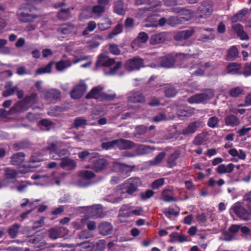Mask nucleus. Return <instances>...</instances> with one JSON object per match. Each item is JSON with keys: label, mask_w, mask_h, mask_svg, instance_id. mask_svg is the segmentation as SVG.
Instances as JSON below:
<instances>
[{"label": "nucleus", "mask_w": 251, "mask_h": 251, "mask_svg": "<svg viewBox=\"0 0 251 251\" xmlns=\"http://www.w3.org/2000/svg\"><path fill=\"white\" fill-rule=\"evenodd\" d=\"M142 185V181L138 177H131L123 184L118 186L113 195L107 197V201L112 203L120 202L126 194L132 195Z\"/></svg>", "instance_id": "1"}, {"label": "nucleus", "mask_w": 251, "mask_h": 251, "mask_svg": "<svg viewBox=\"0 0 251 251\" xmlns=\"http://www.w3.org/2000/svg\"><path fill=\"white\" fill-rule=\"evenodd\" d=\"M199 53H191V54H184L183 53H179L176 55V58L175 59L172 55H169L162 57L160 60V63H151L149 65V66L156 68L159 67L163 68H171L172 67L176 61H177L179 59H182L185 61L188 59L190 57H195Z\"/></svg>", "instance_id": "2"}, {"label": "nucleus", "mask_w": 251, "mask_h": 251, "mask_svg": "<svg viewBox=\"0 0 251 251\" xmlns=\"http://www.w3.org/2000/svg\"><path fill=\"white\" fill-rule=\"evenodd\" d=\"M77 31L75 25L68 23L61 25L57 30V38L59 40H68L76 36Z\"/></svg>", "instance_id": "3"}, {"label": "nucleus", "mask_w": 251, "mask_h": 251, "mask_svg": "<svg viewBox=\"0 0 251 251\" xmlns=\"http://www.w3.org/2000/svg\"><path fill=\"white\" fill-rule=\"evenodd\" d=\"M135 4L137 5L147 4V6L139 9L137 15L139 17L142 16L143 14L147 11L152 12H160V8L162 5V2L160 0H155L150 2L149 0H136Z\"/></svg>", "instance_id": "4"}, {"label": "nucleus", "mask_w": 251, "mask_h": 251, "mask_svg": "<svg viewBox=\"0 0 251 251\" xmlns=\"http://www.w3.org/2000/svg\"><path fill=\"white\" fill-rule=\"evenodd\" d=\"M62 146L63 144L61 142L55 141L54 143H51L50 141L47 150L49 151L50 157L53 159L57 160L62 155L67 154V150L64 149H59V148Z\"/></svg>", "instance_id": "5"}, {"label": "nucleus", "mask_w": 251, "mask_h": 251, "mask_svg": "<svg viewBox=\"0 0 251 251\" xmlns=\"http://www.w3.org/2000/svg\"><path fill=\"white\" fill-rule=\"evenodd\" d=\"M36 102L37 94H31L30 95L26 96L23 101L17 103L12 107L10 112L12 113L15 111L20 112L26 110L27 107L32 106Z\"/></svg>", "instance_id": "6"}, {"label": "nucleus", "mask_w": 251, "mask_h": 251, "mask_svg": "<svg viewBox=\"0 0 251 251\" xmlns=\"http://www.w3.org/2000/svg\"><path fill=\"white\" fill-rule=\"evenodd\" d=\"M214 93L212 90H208L205 93L194 95L188 99L191 104L206 103L214 97Z\"/></svg>", "instance_id": "7"}, {"label": "nucleus", "mask_w": 251, "mask_h": 251, "mask_svg": "<svg viewBox=\"0 0 251 251\" xmlns=\"http://www.w3.org/2000/svg\"><path fill=\"white\" fill-rule=\"evenodd\" d=\"M28 11H31L28 5L23 6L18 10L17 15L19 21L24 23L32 22L37 18L36 15L29 14Z\"/></svg>", "instance_id": "8"}, {"label": "nucleus", "mask_w": 251, "mask_h": 251, "mask_svg": "<svg viewBox=\"0 0 251 251\" xmlns=\"http://www.w3.org/2000/svg\"><path fill=\"white\" fill-rule=\"evenodd\" d=\"M238 217L244 221L250 220L251 209L247 210L243 207L240 202L234 203L230 208Z\"/></svg>", "instance_id": "9"}, {"label": "nucleus", "mask_w": 251, "mask_h": 251, "mask_svg": "<svg viewBox=\"0 0 251 251\" xmlns=\"http://www.w3.org/2000/svg\"><path fill=\"white\" fill-rule=\"evenodd\" d=\"M143 67H144V60L139 57L128 60L125 65V69L129 72L138 70Z\"/></svg>", "instance_id": "10"}, {"label": "nucleus", "mask_w": 251, "mask_h": 251, "mask_svg": "<svg viewBox=\"0 0 251 251\" xmlns=\"http://www.w3.org/2000/svg\"><path fill=\"white\" fill-rule=\"evenodd\" d=\"M103 87L101 85L93 88L87 95L86 98H93L100 100L107 99V96L103 92Z\"/></svg>", "instance_id": "11"}, {"label": "nucleus", "mask_w": 251, "mask_h": 251, "mask_svg": "<svg viewBox=\"0 0 251 251\" xmlns=\"http://www.w3.org/2000/svg\"><path fill=\"white\" fill-rule=\"evenodd\" d=\"M76 42H71L69 44L65 45V51L70 53L74 56L75 58H76V55H80L87 52L88 49L84 47H79L77 49H75L74 46Z\"/></svg>", "instance_id": "12"}, {"label": "nucleus", "mask_w": 251, "mask_h": 251, "mask_svg": "<svg viewBox=\"0 0 251 251\" xmlns=\"http://www.w3.org/2000/svg\"><path fill=\"white\" fill-rule=\"evenodd\" d=\"M213 11L212 3L211 1H204L197 10L200 18H207Z\"/></svg>", "instance_id": "13"}, {"label": "nucleus", "mask_w": 251, "mask_h": 251, "mask_svg": "<svg viewBox=\"0 0 251 251\" xmlns=\"http://www.w3.org/2000/svg\"><path fill=\"white\" fill-rule=\"evenodd\" d=\"M85 215L87 218L100 217L102 212V206L100 204L94 205L84 208Z\"/></svg>", "instance_id": "14"}, {"label": "nucleus", "mask_w": 251, "mask_h": 251, "mask_svg": "<svg viewBox=\"0 0 251 251\" xmlns=\"http://www.w3.org/2000/svg\"><path fill=\"white\" fill-rule=\"evenodd\" d=\"M111 168L113 172L121 173L123 175V178L128 176L129 167L124 164L120 163L118 160L113 162Z\"/></svg>", "instance_id": "15"}, {"label": "nucleus", "mask_w": 251, "mask_h": 251, "mask_svg": "<svg viewBox=\"0 0 251 251\" xmlns=\"http://www.w3.org/2000/svg\"><path fill=\"white\" fill-rule=\"evenodd\" d=\"M87 89V86L81 81L74 88L71 92V97L73 99H78L81 98Z\"/></svg>", "instance_id": "16"}, {"label": "nucleus", "mask_w": 251, "mask_h": 251, "mask_svg": "<svg viewBox=\"0 0 251 251\" xmlns=\"http://www.w3.org/2000/svg\"><path fill=\"white\" fill-rule=\"evenodd\" d=\"M149 39L148 34L145 32H141L131 43V47L134 50H137L144 46Z\"/></svg>", "instance_id": "17"}, {"label": "nucleus", "mask_w": 251, "mask_h": 251, "mask_svg": "<svg viewBox=\"0 0 251 251\" xmlns=\"http://www.w3.org/2000/svg\"><path fill=\"white\" fill-rule=\"evenodd\" d=\"M68 230L63 227L52 228L49 231V236L50 238L55 239L65 236L68 234Z\"/></svg>", "instance_id": "18"}, {"label": "nucleus", "mask_w": 251, "mask_h": 251, "mask_svg": "<svg viewBox=\"0 0 251 251\" xmlns=\"http://www.w3.org/2000/svg\"><path fill=\"white\" fill-rule=\"evenodd\" d=\"M18 173L14 170L7 168L5 169V179L10 185L14 184L17 185L18 181L16 179L17 177Z\"/></svg>", "instance_id": "19"}, {"label": "nucleus", "mask_w": 251, "mask_h": 251, "mask_svg": "<svg viewBox=\"0 0 251 251\" xmlns=\"http://www.w3.org/2000/svg\"><path fill=\"white\" fill-rule=\"evenodd\" d=\"M115 61L113 59L109 58L107 55L104 53H101L98 56V60L96 62V66L97 67H109L113 65Z\"/></svg>", "instance_id": "20"}, {"label": "nucleus", "mask_w": 251, "mask_h": 251, "mask_svg": "<svg viewBox=\"0 0 251 251\" xmlns=\"http://www.w3.org/2000/svg\"><path fill=\"white\" fill-rule=\"evenodd\" d=\"M65 4L64 2L61 3L59 5L55 6L60 7L61 9L57 13V17L61 20H65L71 17V11L74 9V7L71 8L65 7Z\"/></svg>", "instance_id": "21"}, {"label": "nucleus", "mask_w": 251, "mask_h": 251, "mask_svg": "<svg viewBox=\"0 0 251 251\" xmlns=\"http://www.w3.org/2000/svg\"><path fill=\"white\" fill-rule=\"evenodd\" d=\"M209 66L207 63L195 64L190 67V74L195 75H202Z\"/></svg>", "instance_id": "22"}, {"label": "nucleus", "mask_w": 251, "mask_h": 251, "mask_svg": "<svg viewBox=\"0 0 251 251\" xmlns=\"http://www.w3.org/2000/svg\"><path fill=\"white\" fill-rule=\"evenodd\" d=\"M173 11L174 12L180 13V17L183 22L190 20L195 15L194 11L187 9L174 8L173 9Z\"/></svg>", "instance_id": "23"}, {"label": "nucleus", "mask_w": 251, "mask_h": 251, "mask_svg": "<svg viewBox=\"0 0 251 251\" xmlns=\"http://www.w3.org/2000/svg\"><path fill=\"white\" fill-rule=\"evenodd\" d=\"M228 153L232 156L234 157V159L237 161L238 160H245L246 159L247 155L246 152L242 150H237L235 148H232L228 150Z\"/></svg>", "instance_id": "24"}, {"label": "nucleus", "mask_w": 251, "mask_h": 251, "mask_svg": "<svg viewBox=\"0 0 251 251\" xmlns=\"http://www.w3.org/2000/svg\"><path fill=\"white\" fill-rule=\"evenodd\" d=\"M128 100L130 102H143L145 99L143 95L139 92H131L128 94Z\"/></svg>", "instance_id": "25"}, {"label": "nucleus", "mask_w": 251, "mask_h": 251, "mask_svg": "<svg viewBox=\"0 0 251 251\" xmlns=\"http://www.w3.org/2000/svg\"><path fill=\"white\" fill-rule=\"evenodd\" d=\"M94 18L92 8L89 5H84L81 9L79 15V20L82 21L85 19Z\"/></svg>", "instance_id": "26"}, {"label": "nucleus", "mask_w": 251, "mask_h": 251, "mask_svg": "<svg viewBox=\"0 0 251 251\" xmlns=\"http://www.w3.org/2000/svg\"><path fill=\"white\" fill-rule=\"evenodd\" d=\"M147 22H151V24H146L145 25L146 27H157L158 25L162 26L164 25L166 23H167V20L165 18H161L157 23L156 18L152 16L148 17Z\"/></svg>", "instance_id": "27"}, {"label": "nucleus", "mask_w": 251, "mask_h": 251, "mask_svg": "<svg viewBox=\"0 0 251 251\" xmlns=\"http://www.w3.org/2000/svg\"><path fill=\"white\" fill-rule=\"evenodd\" d=\"M115 148H118L120 150H125L132 148L134 144V143L124 139L115 140Z\"/></svg>", "instance_id": "28"}, {"label": "nucleus", "mask_w": 251, "mask_h": 251, "mask_svg": "<svg viewBox=\"0 0 251 251\" xmlns=\"http://www.w3.org/2000/svg\"><path fill=\"white\" fill-rule=\"evenodd\" d=\"M124 207L120 211L119 215L123 217H129L130 214H134L136 216H141L143 215V209L141 206H137L132 208L130 211L128 212H124L123 211Z\"/></svg>", "instance_id": "29"}, {"label": "nucleus", "mask_w": 251, "mask_h": 251, "mask_svg": "<svg viewBox=\"0 0 251 251\" xmlns=\"http://www.w3.org/2000/svg\"><path fill=\"white\" fill-rule=\"evenodd\" d=\"M200 126L201 123L199 122H192L183 130L182 134L186 136L193 134L200 127Z\"/></svg>", "instance_id": "30"}, {"label": "nucleus", "mask_w": 251, "mask_h": 251, "mask_svg": "<svg viewBox=\"0 0 251 251\" xmlns=\"http://www.w3.org/2000/svg\"><path fill=\"white\" fill-rule=\"evenodd\" d=\"M201 35L199 39V40L205 41L213 40L215 38L214 30L212 28L204 29L201 31Z\"/></svg>", "instance_id": "31"}, {"label": "nucleus", "mask_w": 251, "mask_h": 251, "mask_svg": "<svg viewBox=\"0 0 251 251\" xmlns=\"http://www.w3.org/2000/svg\"><path fill=\"white\" fill-rule=\"evenodd\" d=\"M232 28L241 40L248 39V36L243 30V26L239 24L233 23L232 25Z\"/></svg>", "instance_id": "32"}, {"label": "nucleus", "mask_w": 251, "mask_h": 251, "mask_svg": "<svg viewBox=\"0 0 251 251\" xmlns=\"http://www.w3.org/2000/svg\"><path fill=\"white\" fill-rule=\"evenodd\" d=\"M103 40V37L97 35L89 40L87 43V48L88 50H92L98 48L100 44V42Z\"/></svg>", "instance_id": "33"}, {"label": "nucleus", "mask_w": 251, "mask_h": 251, "mask_svg": "<svg viewBox=\"0 0 251 251\" xmlns=\"http://www.w3.org/2000/svg\"><path fill=\"white\" fill-rule=\"evenodd\" d=\"M234 167L235 165L231 163L227 165L223 164L218 166L216 169V171L220 174L230 173L233 171Z\"/></svg>", "instance_id": "34"}, {"label": "nucleus", "mask_w": 251, "mask_h": 251, "mask_svg": "<svg viewBox=\"0 0 251 251\" xmlns=\"http://www.w3.org/2000/svg\"><path fill=\"white\" fill-rule=\"evenodd\" d=\"M194 31L193 29L181 31L177 32L175 35L174 38L177 41L186 40L189 38L194 33Z\"/></svg>", "instance_id": "35"}, {"label": "nucleus", "mask_w": 251, "mask_h": 251, "mask_svg": "<svg viewBox=\"0 0 251 251\" xmlns=\"http://www.w3.org/2000/svg\"><path fill=\"white\" fill-rule=\"evenodd\" d=\"M99 229L101 234L106 235L110 234L113 231V226L109 223L104 222L100 224Z\"/></svg>", "instance_id": "36"}, {"label": "nucleus", "mask_w": 251, "mask_h": 251, "mask_svg": "<svg viewBox=\"0 0 251 251\" xmlns=\"http://www.w3.org/2000/svg\"><path fill=\"white\" fill-rule=\"evenodd\" d=\"M33 179L37 180L35 184L37 185H46L49 183V178L47 176H41L39 174H34L31 176Z\"/></svg>", "instance_id": "37"}, {"label": "nucleus", "mask_w": 251, "mask_h": 251, "mask_svg": "<svg viewBox=\"0 0 251 251\" xmlns=\"http://www.w3.org/2000/svg\"><path fill=\"white\" fill-rule=\"evenodd\" d=\"M60 96V92L58 90L52 89L46 92L44 98L47 100L51 101L58 99Z\"/></svg>", "instance_id": "38"}, {"label": "nucleus", "mask_w": 251, "mask_h": 251, "mask_svg": "<svg viewBox=\"0 0 251 251\" xmlns=\"http://www.w3.org/2000/svg\"><path fill=\"white\" fill-rule=\"evenodd\" d=\"M225 122L227 126L232 127L237 126L240 124V121L239 118L232 114L227 116L226 118Z\"/></svg>", "instance_id": "39"}, {"label": "nucleus", "mask_w": 251, "mask_h": 251, "mask_svg": "<svg viewBox=\"0 0 251 251\" xmlns=\"http://www.w3.org/2000/svg\"><path fill=\"white\" fill-rule=\"evenodd\" d=\"M94 162L93 168L96 172H99L103 170L108 165L107 161L102 158L98 159Z\"/></svg>", "instance_id": "40"}, {"label": "nucleus", "mask_w": 251, "mask_h": 251, "mask_svg": "<svg viewBox=\"0 0 251 251\" xmlns=\"http://www.w3.org/2000/svg\"><path fill=\"white\" fill-rule=\"evenodd\" d=\"M73 63V61L68 59L66 60H61L56 63V69L59 71H62L65 69L70 67Z\"/></svg>", "instance_id": "41"}, {"label": "nucleus", "mask_w": 251, "mask_h": 251, "mask_svg": "<svg viewBox=\"0 0 251 251\" xmlns=\"http://www.w3.org/2000/svg\"><path fill=\"white\" fill-rule=\"evenodd\" d=\"M112 21L108 18L102 19L101 21L98 24V29L100 31H104L110 28L112 25Z\"/></svg>", "instance_id": "42"}, {"label": "nucleus", "mask_w": 251, "mask_h": 251, "mask_svg": "<svg viewBox=\"0 0 251 251\" xmlns=\"http://www.w3.org/2000/svg\"><path fill=\"white\" fill-rule=\"evenodd\" d=\"M208 139L209 137L207 133H201L195 138L193 143L196 145H200L205 144Z\"/></svg>", "instance_id": "43"}, {"label": "nucleus", "mask_w": 251, "mask_h": 251, "mask_svg": "<svg viewBox=\"0 0 251 251\" xmlns=\"http://www.w3.org/2000/svg\"><path fill=\"white\" fill-rule=\"evenodd\" d=\"M162 199L166 202L176 201V199L173 197V191L171 189H164L161 195Z\"/></svg>", "instance_id": "44"}, {"label": "nucleus", "mask_w": 251, "mask_h": 251, "mask_svg": "<svg viewBox=\"0 0 251 251\" xmlns=\"http://www.w3.org/2000/svg\"><path fill=\"white\" fill-rule=\"evenodd\" d=\"M5 87L6 89L2 93L5 97L12 95L18 89L17 87L13 86L12 83L10 81L6 83Z\"/></svg>", "instance_id": "45"}, {"label": "nucleus", "mask_w": 251, "mask_h": 251, "mask_svg": "<svg viewBox=\"0 0 251 251\" xmlns=\"http://www.w3.org/2000/svg\"><path fill=\"white\" fill-rule=\"evenodd\" d=\"M25 155L23 152H18L14 154L11 160V163L13 165H18L22 163L25 160Z\"/></svg>", "instance_id": "46"}, {"label": "nucleus", "mask_w": 251, "mask_h": 251, "mask_svg": "<svg viewBox=\"0 0 251 251\" xmlns=\"http://www.w3.org/2000/svg\"><path fill=\"white\" fill-rule=\"evenodd\" d=\"M92 8L94 18H99L105 11V7L100 4L93 6Z\"/></svg>", "instance_id": "47"}, {"label": "nucleus", "mask_w": 251, "mask_h": 251, "mask_svg": "<svg viewBox=\"0 0 251 251\" xmlns=\"http://www.w3.org/2000/svg\"><path fill=\"white\" fill-rule=\"evenodd\" d=\"M97 25H97L96 22L94 21H89L87 23L86 27L83 31L82 34L83 36H86L88 35L90 32H92L95 30Z\"/></svg>", "instance_id": "48"}, {"label": "nucleus", "mask_w": 251, "mask_h": 251, "mask_svg": "<svg viewBox=\"0 0 251 251\" xmlns=\"http://www.w3.org/2000/svg\"><path fill=\"white\" fill-rule=\"evenodd\" d=\"M93 245L88 242L81 243L76 247L75 250L77 251H92Z\"/></svg>", "instance_id": "49"}, {"label": "nucleus", "mask_w": 251, "mask_h": 251, "mask_svg": "<svg viewBox=\"0 0 251 251\" xmlns=\"http://www.w3.org/2000/svg\"><path fill=\"white\" fill-rule=\"evenodd\" d=\"M164 40V34L159 33L153 35L150 39V42L151 44H156L163 42Z\"/></svg>", "instance_id": "50"}, {"label": "nucleus", "mask_w": 251, "mask_h": 251, "mask_svg": "<svg viewBox=\"0 0 251 251\" xmlns=\"http://www.w3.org/2000/svg\"><path fill=\"white\" fill-rule=\"evenodd\" d=\"M126 9V6L121 0L117 1L114 6V11L115 13L119 15H123L125 13Z\"/></svg>", "instance_id": "51"}, {"label": "nucleus", "mask_w": 251, "mask_h": 251, "mask_svg": "<svg viewBox=\"0 0 251 251\" xmlns=\"http://www.w3.org/2000/svg\"><path fill=\"white\" fill-rule=\"evenodd\" d=\"M154 149L153 147L145 145H140L137 148V152L138 154L148 153Z\"/></svg>", "instance_id": "52"}, {"label": "nucleus", "mask_w": 251, "mask_h": 251, "mask_svg": "<svg viewBox=\"0 0 251 251\" xmlns=\"http://www.w3.org/2000/svg\"><path fill=\"white\" fill-rule=\"evenodd\" d=\"M78 156L81 159H91L97 157L98 153L95 152H89L87 151H84L79 153Z\"/></svg>", "instance_id": "53"}, {"label": "nucleus", "mask_w": 251, "mask_h": 251, "mask_svg": "<svg viewBox=\"0 0 251 251\" xmlns=\"http://www.w3.org/2000/svg\"><path fill=\"white\" fill-rule=\"evenodd\" d=\"M60 164L62 168L68 167L70 169H73L75 167V162L73 160L67 158H63Z\"/></svg>", "instance_id": "54"}, {"label": "nucleus", "mask_w": 251, "mask_h": 251, "mask_svg": "<svg viewBox=\"0 0 251 251\" xmlns=\"http://www.w3.org/2000/svg\"><path fill=\"white\" fill-rule=\"evenodd\" d=\"M78 176L81 178L86 179V180H90L95 176V174L91 171L84 170L80 171Z\"/></svg>", "instance_id": "55"}, {"label": "nucleus", "mask_w": 251, "mask_h": 251, "mask_svg": "<svg viewBox=\"0 0 251 251\" xmlns=\"http://www.w3.org/2000/svg\"><path fill=\"white\" fill-rule=\"evenodd\" d=\"M238 55V50L235 46L231 47L228 50L226 58L227 60H232Z\"/></svg>", "instance_id": "56"}, {"label": "nucleus", "mask_w": 251, "mask_h": 251, "mask_svg": "<svg viewBox=\"0 0 251 251\" xmlns=\"http://www.w3.org/2000/svg\"><path fill=\"white\" fill-rule=\"evenodd\" d=\"M183 23L181 17H171L167 20V24L171 26H175Z\"/></svg>", "instance_id": "57"}, {"label": "nucleus", "mask_w": 251, "mask_h": 251, "mask_svg": "<svg viewBox=\"0 0 251 251\" xmlns=\"http://www.w3.org/2000/svg\"><path fill=\"white\" fill-rule=\"evenodd\" d=\"M7 42L6 40L2 39H0V53L7 54L10 53V48L5 46Z\"/></svg>", "instance_id": "58"}, {"label": "nucleus", "mask_w": 251, "mask_h": 251, "mask_svg": "<svg viewBox=\"0 0 251 251\" xmlns=\"http://www.w3.org/2000/svg\"><path fill=\"white\" fill-rule=\"evenodd\" d=\"M240 65L236 63L229 64L227 67L228 73L231 74H237L240 69Z\"/></svg>", "instance_id": "59"}, {"label": "nucleus", "mask_w": 251, "mask_h": 251, "mask_svg": "<svg viewBox=\"0 0 251 251\" xmlns=\"http://www.w3.org/2000/svg\"><path fill=\"white\" fill-rule=\"evenodd\" d=\"M53 64V62H50L49 64H48L47 66L41 67L38 69L36 73L38 75H42L45 73H49L51 72L52 66Z\"/></svg>", "instance_id": "60"}, {"label": "nucleus", "mask_w": 251, "mask_h": 251, "mask_svg": "<svg viewBox=\"0 0 251 251\" xmlns=\"http://www.w3.org/2000/svg\"><path fill=\"white\" fill-rule=\"evenodd\" d=\"M121 67L122 63L121 62H117L115 63L114 66L112 68H111L109 71H105L104 74L105 75H115Z\"/></svg>", "instance_id": "61"}, {"label": "nucleus", "mask_w": 251, "mask_h": 251, "mask_svg": "<svg viewBox=\"0 0 251 251\" xmlns=\"http://www.w3.org/2000/svg\"><path fill=\"white\" fill-rule=\"evenodd\" d=\"M247 9H243L239 11L236 15L232 18V23H236L237 21H241L247 13Z\"/></svg>", "instance_id": "62"}, {"label": "nucleus", "mask_w": 251, "mask_h": 251, "mask_svg": "<svg viewBox=\"0 0 251 251\" xmlns=\"http://www.w3.org/2000/svg\"><path fill=\"white\" fill-rule=\"evenodd\" d=\"M179 155V153L178 151H175L170 155L167 162L171 167H173L176 165V161L178 158Z\"/></svg>", "instance_id": "63"}, {"label": "nucleus", "mask_w": 251, "mask_h": 251, "mask_svg": "<svg viewBox=\"0 0 251 251\" xmlns=\"http://www.w3.org/2000/svg\"><path fill=\"white\" fill-rule=\"evenodd\" d=\"M244 92L242 87H236L231 89L229 91L230 95L232 97H237Z\"/></svg>", "instance_id": "64"}]
</instances>
